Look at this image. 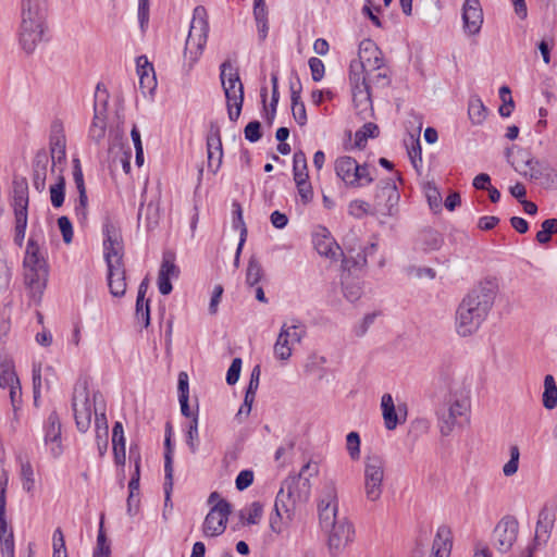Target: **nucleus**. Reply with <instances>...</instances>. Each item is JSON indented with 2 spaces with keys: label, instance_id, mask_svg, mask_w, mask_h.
I'll list each match as a JSON object with an SVG mask.
<instances>
[{
  "label": "nucleus",
  "instance_id": "nucleus-44",
  "mask_svg": "<svg viewBox=\"0 0 557 557\" xmlns=\"http://www.w3.org/2000/svg\"><path fill=\"white\" fill-rule=\"evenodd\" d=\"M262 276L263 270L260 262L257 259L251 258L246 270V283L249 286H256L259 284Z\"/></svg>",
  "mask_w": 557,
  "mask_h": 557
},
{
  "label": "nucleus",
  "instance_id": "nucleus-28",
  "mask_svg": "<svg viewBox=\"0 0 557 557\" xmlns=\"http://www.w3.org/2000/svg\"><path fill=\"white\" fill-rule=\"evenodd\" d=\"M47 0H21V21L47 23Z\"/></svg>",
  "mask_w": 557,
  "mask_h": 557
},
{
  "label": "nucleus",
  "instance_id": "nucleus-63",
  "mask_svg": "<svg viewBox=\"0 0 557 557\" xmlns=\"http://www.w3.org/2000/svg\"><path fill=\"white\" fill-rule=\"evenodd\" d=\"M242 363L243 362L240 358L233 359L226 372V383H237L240 376Z\"/></svg>",
  "mask_w": 557,
  "mask_h": 557
},
{
  "label": "nucleus",
  "instance_id": "nucleus-4",
  "mask_svg": "<svg viewBox=\"0 0 557 557\" xmlns=\"http://www.w3.org/2000/svg\"><path fill=\"white\" fill-rule=\"evenodd\" d=\"M494 296L491 283H481L467 294L456 311L455 327L458 335L471 336L479 330L492 308Z\"/></svg>",
  "mask_w": 557,
  "mask_h": 557
},
{
  "label": "nucleus",
  "instance_id": "nucleus-10",
  "mask_svg": "<svg viewBox=\"0 0 557 557\" xmlns=\"http://www.w3.org/2000/svg\"><path fill=\"white\" fill-rule=\"evenodd\" d=\"M364 494L371 503L379 502L383 494V457L379 450L364 460Z\"/></svg>",
  "mask_w": 557,
  "mask_h": 557
},
{
  "label": "nucleus",
  "instance_id": "nucleus-38",
  "mask_svg": "<svg viewBox=\"0 0 557 557\" xmlns=\"http://www.w3.org/2000/svg\"><path fill=\"white\" fill-rule=\"evenodd\" d=\"M420 243L424 251H434L442 247L443 237L437 231L425 230L420 235Z\"/></svg>",
  "mask_w": 557,
  "mask_h": 557
},
{
  "label": "nucleus",
  "instance_id": "nucleus-47",
  "mask_svg": "<svg viewBox=\"0 0 557 557\" xmlns=\"http://www.w3.org/2000/svg\"><path fill=\"white\" fill-rule=\"evenodd\" d=\"M510 459L504 465L503 473L505 476H512L519 469L520 449L517 445L509 448Z\"/></svg>",
  "mask_w": 557,
  "mask_h": 557
},
{
  "label": "nucleus",
  "instance_id": "nucleus-45",
  "mask_svg": "<svg viewBox=\"0 0 557 557\" xmlns=\"http://www.w3.org/2000/svg\"><path fill=\"white\" fill-rule=\"evenodd\" d=\"M380 134V128L376 124L366 123L355 134V143L359 148L363 147L368 138L375 137Z\"/></svg>",
  "mask_w": 557,
  "mask_h": 557
},
{
  "label": "nucleus",
  "instance_id": "nucleus-14",
  "mask_svg": "<svg viewBox=\"0 0 557 557\" xmlns=\"http://www.w3.org/2000/svg\"><path fill=\"white\" fill-rule=\"evenodd\" d=\"M231 505L225 499H220L208 512L203 522V533L206 536H219L226 528Z\"/></svg>",
  "mask_w": 557,
  "mask_h": 557
},
{
  "label": "nucleus",
  "instance_id": "nucleus-2",
  "mask_svg": "<svg viewBox=\"0 0 557 557\" xmlns=\"http://www.w3.org/2000/svg\"><path fill=\"white\" fill-rule=\"evenodd\" d=\"M318 509L320 527L327 533L329 552L337 557L354 541L355 530L345 516L338 515L337 490L333 482L324 485Z\"/></svg>",
  "mask_w": 557,
  "mask_h": 557
},
{
  "label": "nucleus",
  "instance_id": "nucleus-11",
  "mask_svg": "<svg viewBox=\"0 0 557 557\" xmlns=\"http://www.w3.org/2000/svg\"><path fill=\"white\" fill-rule=\"evenodd\" d=\"M306 334L305 325L296 319L283 323L276 342L274 344V355L280 360H287L293 354V348L300 343Z\"/></svg>",
  "mask_w": 557,
  "mask_h": 557
},
{
  "label": "nucleus",
  "instance_id": "nucleus-3",
  "mask_svg": "<svg viewBox=\"0 0 557 557\" xmlns=\"http://www.w3.org/2000/svg\"><path fill=\"white\" fill-rule=\"evenodd\" d=\"M24 283L35 302H39L47 287L49 264L44 230L33 225L23 259Z\"/></svg>",
  "mask_w": 557,
  "mask_h": 557
},
{
  "label": "nucleus",
  "instance_id": "nucleus-21",
  "mask_svg": "<svg viewBox=\"0 0 557 557\" xmlns=\"http://www.w3.org/2000/svg\"><path fill=\"white\" fill-rule=\"evenodd\" d=\"M178 400L182 414L187 418L193 417V421L189 423L187 430V445L191 453H195L197 450L195 442L198 440V419L194 416L189 407V385H178Z\"/></svg>",
  "mask_w": 557,
  "mask_h": 557
},
{
  "label": "nucleus",
  "instance_id": "nucleus-8",
  "mask_svg": "<svg viewBox=\"0 0 557 557\" xmlns=\"http://www.w3.org/2000/svg\"><path fill=\"white\" fill-rule=\"evenodd\" d=\"M12 207L14 211V244L22 247L28 224V186L25 181H15Z\"/></svg>",
  "mask_w": 557,
  "mask_h": 557
},
{
  "label": "nucleus",
  "instance_id": "nucleus-50",
  "mask_svg": "<svg viewBox=\"0 0 557 557\" xmlns=\"http://www.w3.org/2000/svg\"><path fill=\"white\" fill-rule=\"evenodd\" d=\"M21 479L23 490L27 493H32L35 488L34 470L29 462L22 463L21 467Z\"/></svg>",
  "mask_w": 557,
  "mask_h": 557
},
{
  "label": "nucleus",
  "instance_id": "nucleus-16",
  "mask_svg": "<svg viewBox=\"0 0 557 557\" xmlns=\"http://www.w3.org/2000/svg\"><path fill=\"white\" fill-rule=\"evenodd\" d=\"M381 54L380 48L372 40L367 39L361 41L359 46L360 66L369 78L372 76L381 77L382 74L380 70L383 64Z\"/></svg>",
  "mask_w": 557,
  "mask_h": 557
},
{
  "label": "nucleus",
  "instance_id": "nucleus-55",
  "mask_svg": "<svg viewBox=\"0 0 557 557\" xmlns=\"http://www.w3.org/2000/svg\"><path fill=\"white\" fill-rule=\"evenodd\" d=\"M136 319L145 327L150 324V310L148 300L136 299Z\"/></svg>",
  "mask_w": 557,
  "mask_h": 557
},
{
  "label": "nucleus",
  "instance_id": "nucleus-18",
  "mask_svg": "<svg viewBox=\"0 0 557 557\" xmlns=\"http://www.w3.org/2000/svg\"><path fill=\"white\" fill-rule=\"evenodd\" d=\"M515 170L531 181H539L546 175L549 166L546 162L534 159L527 151L517 154Z\"/></svg>",
  "mask_w": 557,
  "mask_h": 557
},
{
  "label": "nucleus",
  "instance_id": "nucleus-9",
  "mask_svg": "<svg viewBox=\"0 0 557 557\" xmlns=\"http://www.w3.org/2000/svg\"><path fill=\"white\" fill-rule=\"evenodd\" d=\"M209 34V24L205 18H194L185 42L184 65L191 70L202 55Z\"/></svg>",
  "mask_w": 557,
  "mask_h": 557
},
{
  "label": "nucleus",
  "instance_id": "nucleus-30",
  "mask_svg": "<svg viewBox=\"0 0 557 557\" xmlns=\"http://www.w3.org/2000/svg\"><path fill=\"white\" fill-rule=\"evenodd\" d=\"M451 531L446 525H441L433 540L429 557H449L451 552Z\"/></svg>",
  "mask_w": 557,
  "mask_h": 557
},
{
  "label": "nucleus",
  "instance_id": "nucleus-64",
  "mask_svg": "<svg viewBox=\"0 0 557 557\" xmlns=\"http://www.w3.org/2000/svg\"><path fill=\"white\" fill-rule=\"evenodd\" d=\"M253 482V472L251 470H243L236 478V488L244 491Z\"/></svg>",
  "mask_w": 557,
  "mask_h": 557
},
{
  "label": "nucleus",
  "instance_id": "nucleus-22",
  "mask_svg": "<svg viewBox=\"0 0 557 557\" xmlns=\"http://www.w3.org/2000/svg\"><path fill=\"white\" fill-rule=\"evenodd\" d=\"M463 29L468 35H478L483 24V11L479 0H466L462 5Z\"/></svg>",
  "mask_w": 557,
  "mask_h": 557
},
{
  "label": "nucleus",
  "instance_id": "nucleus-25",
  "mask_svg": "<svg viewBox=\"0 0 557 557\" xmlns=\"http://www.w3.org/2000/svg\"><path fill=\"white\" fill-rule=\"evenodd\" d=\"M408 408L405 401L394 403L391 395H385V429L394 430L406 422Z\"/></svg>",
  "mask_w": 557,
  "mask_h": 557
},
{
  "label": "nucleus",
  "instance_id": "nucleus-1",
  "mask_svg": "<svg viewBox=\"0 0 557 557\" xmlns=\"http://www.w3.org/2000/svg\"><path fill=\"white\" fill-rule=\"evenodd\" d=\"M72 408L76 428L86 433L95 416L96 442L99 455L103 456L108 449L109 425L106 416V400L101 393L89 385H76L72 397Z\"/></svg>",
  "mask_w": 557,
  "mask_h": 557
},
{
  "label": "nucleus",
  "instance_id": "nucleus-60",
  "mask_svg": "<svg viewBox=\"0 0 557 557\" xmlns=\"http://www.w3.org/2000/svg\"><path fill=\"white\" fill-rule=\"evenodd\" d=\"M58 225L62 234L65 244H70L73 240V226L67 216H60L58 219Z\"/></svg>",
  "mask_w": 557,
  "mask_h": 557
},
{
  "label": "nucleus",
  "instance_id": "nucleus-24",
  "mask_svg": "<svg viewBox=\"0 0 557 557\" xmlns=\"http://www.w3.org/2000/svg\"><path fill=\"white\" fill-rule=\"evenodd\" d=\"M555 523V509L553 506L544 505L540 510L539 519L536 522L534 543L535 545L545 544L549 536Z\"/></svg>",
  "mask_w": 557,
  "mask_h": 557
},
{
  "label": "nucleus",
  "instance_id": "nucleus-23",
  "mask_svg": "<svg viewBox=\"0 0 557 557\" xmlns=\"http://www.w3.org/2000/svg\"><path fill=\"white\" fill-rule=\"evenodd\" d=\"M73 180L78 191V199L75 201L74 211L77 220L84 223L88 214V197L86 193L84 175L78 160H75L73 169Z\"/></svg>",
  "mask_w": 557,
  "mask_h": 557
},
{
  "label": "nucleus",
  "instance_id": "nucleus-17",
  "mask_svg": "<svg viewBox=\"0 0 557 557\" xmlns=\"http://www.w3.org/2000/svg\"><path fill=\"white\" fill-rule=\"evenodd\" d=\"M47 23L21 21L18 27V42L26 53H33L42 41Z\"/></svg>",
  "mask_w": 557,
  "mask_h": 557
},
{
  "label": "nucleus",
  "instance_id": "nucleus-43",
  "mask_svg": "<svg viewBox=\"0 0 557 557\" xmlns=\"http://www.w3.org/2000/svg\"><path fill=\"white\" fill-rule=\"evenodd\" d=\"M424 194L432 211L440 212L442 210V195L434 183L428 182L424 185Z\"/></svg>",
  "mask_w": 557,
  "mask_h": 557
},
{
  "label": "nucleus",
  "instance_id": "nucleus-61",
  "mask_svg": "<svg viewBox=\"0 0 557 557\" xmlns=\"http://www.w3.org/2000/svg\"><path fill=\"white\" fill-rule=\"evenodd\" d=\"M8 481L7 471L0 469V516L5 515Z\"/></svg>",
  "mask_w": 557,
  "mask_h": 557
},
{
  "label": "nucleus",
  "instance_id": "nucleus-15",
  "mask_svg": "<svg viewBox=\"0 0 557 557\" xmlns=\"http://www.w3.org/2000/svg\"><path fill=\"white\" fill-rule=\"evenodd\" d=\"M518 521L512 516H506L496 524L493 531L494 546L502 553L508 552L517 540Z\"/></svg>",
  "mask_w": 557,
  "mask_h": 557
},
{
  "label": "nucleus",
  "instance_id": "nucleus-37",
  "mask_svg": "<svg viewBox=\"0 0 557 557\" xmlns=\"http://www.w3.org/2000/svg\"><path fill=\"white\" fill-rule=\"evenodd\" d=\"M294 518H287L284 508H280L278 502L274 503V513L270 517V529L280 534Z\"/></svg>",
  "mask_w": 557,
  "mask_h": 557
},
{
  "label": "nucleus",
  "instance_id": "nucleus-42",
  "mask_svg": "<svg viewBox=\"0 0 557 557\" xmlns=\"http://www.w3.org/2000/svg\"><path fill=\"white\" fill-rule=\"evenodd\" d=\"M58 380L57 373L51 366L39 364L34 368L33 383H52Z\"/></svg>",
  "mask_w": 557,
  "mask_h": 557
},
{
  "label": "nucleus",
  "instance_id": "nucleus-62",
  "mask_svg": "<svg viewBox=\"0 0 557 557\" xmlns=\"http://www.w3.org/2000/svg\"><path fill=\"white\" fill-rule=\"evenodd\" d=\"M409 159L416 170L422 164L421 147L419 140H412L411 147H408Z\"/></svg>",
  "mask_w": 557,
  "mask_h": 557
},
{
  "label": "nucleus",
  "instance_id": "nucleus-48",
  "mask_svg": "<svg viewBox=\"0 0 557 557\" xmlns=\"http://www.w3.org/2000/svg\"><path fill=\"white\" fill-rule=\"evenodd\" d=\"M166 445V453H165V465H164V471H165V495L166 500L170 498V491L172 488V479H173V467H172V451L170 448V438L168 437L165 440Z\"/></svg>",
  "mask_w": 557,
  "mask_h": 557
},
{
  "label": "nucleus",
  "instance_id": "nucleus-34",
  "mask_svg": "<svg viewBox=\"0 0 557 557\" xmlns=\"http://www.w3.org/2000/svg\"><path fill=\"white\" fill-rule=\"evenodd\" d=\"M385 195L387 196L385 201V216L388 215L391 218L398 219L400 214V194L394 178L385 181Z\"/></svg>",
  "mask_w": 557,
  "mask_h": 557
},
{
  "label": "nucleus",
  "instance_id": "nucleus-39",
  "mask_svg": "<svg viewBox=\"0 0 557 557\" xmlns=\"http://www.w3.org/2000/svg\"><path fill=\"white\" fill-rule=\"evenodd\" d=\"M468 114L473 124H482L486 119V108L482 100L474 96L469 100Z\"/></svg>",
  "mask_w": 557,
  "mask_h": 557
},
{
  "label": "nucleus",
  "instance_id": "nucleus-54",
  "mask_svg": "<svg viewBox=\"0 0 557 557\" xmlns=\"http://www.w3.org/2000/svg\"><path fill=\"white\" fill-rule=\"evenodd\" d=\"M371 206L363 200H352L348 205V213L357 219H361L370 212Z\"/></svg>",
  "mask_w": 557,
  "mask_h": 557
},
{
  "label": "nucleus",
  "instance_id": "nucleus-29",
  "mask_svg": "<svg viewBox=\"0 0 557 557\" xmlns=\"http://www.w3.org/2000/svg\"><path fill=\"white\" fill-rule=\"evenodd\" d=\"M326 359L322 356L311 355L307 358L304 370L308 380L330 381L333 380L332 372L325 367Z\"/></svg>",
  "mask_w": 557,
  "mask_h": 557
},
{
  "label": "nucleus",
  "instance_id": "nucleus-40",
  "mask_svg": "<svg viewBox=\"0 0 557 557\" xmlns=\"http://www.w3.org/2000/svg\"><path fill=\"white\" fill-rule=\"evenodd\" d=\"M554 234H557V219L552 218L542 222L541 230L536 233L535 238L539 244L544 245L550 242Z\"/></svg>",
  "mask_w": 557,
  "mask_h": 557
},
{
  "label": "nucleus",
  "instance_id": "nucleus-12",
  "mask_svg": "<svg viewBox=\"0 0 557 557\" xmlns=\"http://www.w3.org/2000/svg\"><path fill=\"white\" fill-rule=\"evenodd\" d=\"M108 99L107 90L98 85L95 92L94 117L88 129V138L96 145H100L106 138Z\"/></svg>",
  "mask_w": 557,
  "mask_h": 557
},
{
  "label": "nucleus",
  "instance_id": "nucleus-6",
  "mask_svg": "<svg viewBox=\"0 0 557 557\" xmlns=\"http://www.w3.org/2000/svg\"><path fill=\"white\" fill-rule=\"evenodd\" d=\"M318 472V463L308 461L297 475H289L284 480L275 500L280 508L285 509L287 518H294L297 509L308 502L311 491L309 478L315 476Z\"/></svg>",
  "mask_w": 557,
  "mask_h": 557
},
{
  "label": "nucleus",
  "instance_id": "nucleus-53",
  "mask_svg": "<svg viewBox=\"0 0 557 557\" xmlns=\"http://www.w3.org/2000/svg\"><path fill=\"white\" fill-rule=\"evenodd\" d=\"M159 274L171 278H177L180 274L178 268L175 265L172 256L165 255L163 257Z\"/></svg>",
  "mask_w": 557,
  "mask_h": 557
},
{
  "label": "nucleus",
  "instance_id": "nucleus-51",
  "mask_svg": "<svg viewBox=\"0 0 557 557\" xmlns=\"http://www.w3.org/2000/svg\"><path fill=\"white\" fill-rule=\"evenodd\" d=\"M0 383H20L14 366L9 361L0 364Z\"/></svg>",
  "mask_w": 557,
  "mask_h": 557
},
{
  "label": "nucleus",
  "instance_id": "nucleus-52",
  "mask_svg": "<svg viewBox=\"0 0 557 557\" xmlns=\"http://www.w3.org/2000/svg\"><path fill=\"white\" fill-rule=\"evenodd\" d=\"M346 448L352 460H357L360 457V437L357 432H350L346 437Z\"/></svg>",
  "mask_w": 557,
  "mask_h": 557
},
{
  "label": "nucleus",
  "instance_id": "nucleus-41",
  "mask_svg": "<svg viewBox=\"0 0 557 557\" xmlns=\"http://www.w3.org/2000/svg\"><path fill=\"white\" fill-rule=\"evenodd\" d=\"M293 174L294 181L308 180V171H307V159L306 154L302 151H298L294 153L293 157Z\"/></svg>",
  "mask_w": 557,
  "mask_h": 557
},
{
  "label": "nucleus",
  "instance_id": "nucleus-19",
  "mask_svg": "<svg viewBox=\"0 0 557 557\" xmlns=\"http://www.w3.org/2000/svg\"><path fill=\"white\" fill-rule=\"evenodd\" d=\"M49 146L52 165L57 166L63 163L66 158V136L61 120H54L50 125Z\"/></svg>",
  "mask_w": 557,
  "mask_h": 557
},
{
  "label": "nucleus",
  "instance_id": "nucleus-7",
  "mask_svg": "<svg viewBox=\"0 0 557 557\" xmlns=\"http://www.w3.org/2000/svg\"><path fill=\"white\" fill-rule=\"evenodd\" d=\"M220 78L226 98L227 114L232 122L238 120L244 103V86L237 70L230 62L220 66Z\"/></svg>",
  "mask_w": 557,
  "mask_h": 557
},
{
  "label": "nucleus",
  "instance_id": "nucleus-13",
  "mask_svg": "<svg viewBox=\"0 0 557 557\" xmlns=\"http://www.w3.org/2000/svg\"><path fill=\"white\" fill-rule=\"evenodd\" d=\"M103 233V256L107 267L123 264L124 246L120 230L111 222H106Z\"/></svg>",
  "mask_w": 557,
  "mask_h": 557
},
{
  "label": "nucleus",
  "instance_id": "nucleus-33",
  "mask_svg": "<svg viewBox=\"0 0 557 557\" xmlns=\"http://www.w3.org/2000/svg\"><path fill=\"white\" fill-rule=\"evenodd\" d=\"M335 171L337 176L347 185L355 186L356 173L358 172V163L351 157H341L335 162Z\"/></svg>",
  "mask_w": 557,
  "mask_h": 557
},
{
  "label": "nucleus",
  "instance_id": "nucleus-58",
  "mask_svg": "<svg viewBox=\"0 0 557 557\" xmlns=\"http://www.w3.org/2000/svg\"><path fill=\"white\" fill-rule=\"evenodd\" d=\"M245 138L250 143H257L262 134H261V124L258 121L249 122L244 131Z\"/></svg>",
  "mask_w": 557,
  "mask_h": 557
},
{
  "label": "nucleus",
  "instance_id": "nucleus-5",
  "mask_svg": "<svg viewBox=\"0 0 557 557\" xmlns=\"http://www.w3.org/2000/svg\"><path fill=\"white\" fill-rule=\"evenodd\" d=\"M433 405L442 435L454 430L457 418L470 409V391L467 385H440L433 395Z\"/></svg>",
  "mask_w": 557,
  "mask_h": 557
},
{
  "label": "nucleus",
  "instance_id": "nucleus-35",
  "mask_svg": "<svg viewBox=\"0 0 557 557\" xmlns=\"http://www.w3.org/2000/svg\"><path fill=\"white\" fill-rule=\"evenodd\" d=\"M300 90V86L296 89L294 85H290L293 117L299 126H304L307 124V113L305 103L301 101Z\"/></svg>",
  "mask_w": 557,
  "mask_h": 557
},
{
  "label": "nucleus",
  "instance_id": "nucleus-36",
  "mask_svg": "<svg viewBox=\"0 0 557 557\" xmlns=\"http://www.w3.org/2000/svg\"><path fill=\"white\" fill-rule=\"evenodd\" d=\"M47 164H48V156L46 152L38 153L36 156V163L34 170V187L38 191H42L46 186V176H47Z\"/></svg>",
  "mask_w": 557,
  "mask_h": 557
},
{
  "label": "nucleus",
  "instance_id": "nucleus-59",
  "mask_svg": "<svg viewBox=\"0 0 557 557\" xmlns=\"http://www.w3.org/2000/svg\"><path fill=\"white\" fill-rule=\"evenodd\" d=\"M543 405L547 409H554L557 406V385H545Z\"/></svg>",
  "mask_w": 557,
  "mask_h": 557
},
{
  "label": "nucleus",
  "instance_id": "nucleus-31",
  "mask_svg": "<svg viewBox=\"0 0 557 557\" xmlns=\"http://www.w3.org/2000/svg\"><path fill=\"white\" fill-rule=\"evenodd\" d=\"M374 78L373 76L369 78L367 75H362V73L355 72L352 69L350 71L349 81L351 85V92L354 101L359 102L360 104H367L370 102V91L369 86L366 81Z\"/></svg>",
  "mask_w": 557,
  "mask_h": 557
},
{
  "label": "nucleus",
  "instance_id": "nucleus-20",
  "mask_svg": "<svg viewBox=\"0 0 557 557\" xmlns=\"http://www.w3.org/2000/svg\"><path fill=\"white\" fill-rule=\"evenodd\" d=\"M61 422L58 413L52 411L45 424V445L49 449L53 458H58L63 453V445L61 440Z\"/></svg>",
  "mask_w": 557,
  "mask_h": 557
},
{
  "label": "nucleus",
  "instance_id": "nucleus-49",
  "mask_svg": "<svg viewBox=\"0 0 557 557\" xmlns=\"http://www.w3.org/2000/svg\"><path fill=\"white\" fill-rule=\"evenodd\" d=\"M262 513V505L258 502H255L247 509L240 512V518L245 519L247 524H257L259 523Z\"/></svg>",
  "mask_w": 557,
  "mask_h": 557
},
{
  "label": "nucleus",
  "instance_id": "nucleus-32",
  "mask_svg": "<svg viewBox=\"0 0 557 557\" xmlns=\"http://www.w3.org/2000/svg\"><path fill=\"white\" fill-rule=\"evenodd\" d=\"M108 286L113 297H122L126 292L124 264L108 267Z\"/></svg>",
  "mask_w": 557,
  "mask_h": 557
},
{
  "label": "nucleus",
  "instance_id": "nucleus-57",
  "mask_svg": "<svg viewBox=\"0 0 557 557\" xmlns=\"http://www.w3.org/2000/svg\"><path fill=\"white\" fill-rule=\"evenodd\" d=\"M311 77L314 82H320L325 74V66L324 63L317 57H312L308 61Z\"/></svg>",
  "mask_w": 557,
  "mask_h": 557
},
{
  "label": "nucleus",
  "instance_id": "nucleus-27",
  "mask_svg": "<svg viewBox=\"0 0 557 557\" xmlns=\"http://www.w3.org/2000/svg\"><path fill=\"white\" fill-rule=\"evenodd\" d=\"M313 243L318 253L321 256L332 260H336L343 256L342 248L326 228H321L320 232L314 234Z\"/></svg>",
  "mask_w": 557,
  "mask_h": 557
},
{
  "label": "nucleus",
  "instance_id": "nucleus-56",
  "mask_svg": "<svg viewBox=\"0 0 557 557\" xmlns=\"http://www.w3.org/2000/svg\"><path fill=\"white\" fill-rule=\"evenodd\" d=\"M295 184L297 186V190H298L301 201L305 205L309 203L313 198V190H312V186L309 182V178L296 181Z\"/></svg>",
  "mask_w": 557,
  "mask_h": 557
},
{
  "label": "nucleus",
  "instance_id": "nucleus-26",
  "mask_svg": "<svg viewBox=\"0 0 557 557\" xmlns=\"http://www.w3.org/2000/svg\"><path fill=\"white\" fill-rule=\"evenodd\" d=\"M208 169L215 174L222 164L223 149L219 128H212L207 137Z\"/></svg>",
  "mask_w": 557,
  "mask_h": 557
},
{
  "label": "nucleus",
  "instance_id": "nucleus-46",
  "mask_svg": "<svg viewBox=\"0 0 557 557\" xmlns=\"http://www.w3.org/2000/svg\"><path fill=\"white\" fill-rule=\"evenodd\" d=\"M65 181L63 176H59L58 182L50 186V200L54 208H60L65 197Z\"/></svg>",
  "mask_w": 557,
  "mask_h": 557
}]
</instances>
